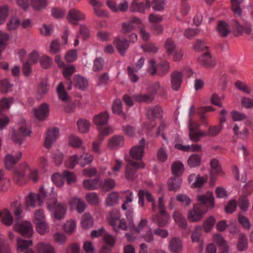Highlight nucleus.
<instances>
[{"label":"nucleus","instance_id":"nucleus-26","mask_svg":"<svg viewBox=\"0 0 253 253\" xmlns=\"http://www.w3.org/2000/svg\"><path fill=\"white\" fill-rule=\"evenodd\" d=\"M183 74L180 71H175L171 75V86L174 90H177L182 83Z\"/></svg>","mask_w":253,"mask_h":253},{"label":"nucleus","instance_id":"nucleus-33","mask_svg":"<svg viewBox=\"0 0 253 253\" xmlns=\"http://www.w3.org/2000/svg\"><path fill=\"white\" fill-rule=\"evenodd\" d=\"M85 189L88 190H93L100 188V180L99 178L88 179L83 182Z\"/></svg>","mask_w":253,"mask_h":253},{"label":"nucleus","instance_id":"nucleus-58","mask_svg":"<svg viewBox=\"0 0 253 253\" xmlns=\"http://www.w3.org/2000/svg\"><path fill=\"white\" fill-rule=\"evenodd\" d=\"M217 30L222 36H226L230 33L228 24L224 21H220L218 26Z\"/></svg>","mask_w":253,"mask_h":253},{"label":"nucleus","instance_id":"nucleus-57","mask_svg":"<svg viewBox=\"0 0 253 253\" xmlns=\"http://www.w3.org/2000/svg\"><path fill=\"white\" fill-rule=\"evenodd\" d=\"M20 21L19 19L16 17H12L6 24V27L8 30L13 31L17 29L19 25Z\"/></svg>","mask_w":253,"mask_h":253},{"label":"nucleus","instance_id":"nucleus-15","mask_svg":"<svg viewBox=\"0 0 253 253\" xmlns=\"http://www.w3.org/2000/svg\"><path fill=\"white\" fill-rule=\"evenodd\" d=\"M198 201L202 204L208 203L206 209L211 210L215 207L214 198L212 192L208 191L203 194H198L197 195Z\"/></svg>","mask_w":253,"mask_h":253},{"label":"nucleus","instance_id":"nucleus-4","mask_svg":"<svg viewBox=\"0 0 253 253\" xmlns=\"http://www.w3.org/2000/svg\"><path fill=\"white\" fill-rule=\"evenodd\" d=\"M16 127V129L12 130L10 138L16 144L20 145L25 137L31 134V131L29 125L23 118L19 120Z\"/></svg>","mask_w":253,"mask_h":253},{"label":"nucleus","instance_id":"nucleus-21","mask_svg":"<svg viewBox=\"0 0 253 253\" xmlns=\"http://www.w3.org/2000/svg\"><path fill=\"white\" fill-rule=\"evenodd\" d=\"M124 144V138L121 135H115L108 140L107 147L110 150L117 149Z\"/></svg>","mask_w":253,"mask_h":253},{"label":"nucleus","instance_id":"nucleus-50","mask_svg":"<svg viewBox=\"0 0 253 253\" xmlns=\"http://www.w3.org/2000/svg\"><path fill=\"white\" fill-rule=\"evenodd\" d=\"M112 109L114 114L121 115L124 119H126V116L122 110V103L120 99H116L114 101Z\"/></svg>","mask_w":253,"mask_h":253},{"label":"nucleus","instance_id":"nucleus-53","mask_svg":"<svg viewBox=\"0 0 253 253\" xmlns=\"http://www.w3.org/2000/svg\"><path fill=\"white\" fill-rule=\"evenodd\" d=\"M79 165V156L74 154L65 161V165L67 168L74 169L77 164Z\"/></svg>","mask_w":253,"mask_h":253},{"label":"nucleus","instance_id":"nucleus-20","mask_svg":"<svg viewBox=\"0 0 253 253\" xmlns=\"http://www.w3.org/2000/svg\"><path fill=\"white\" fill-rule=\"evenodd\" d=\"M85 15L81 11L77 9H71L69 10L67 19L69 22L76 24L80 21L84 19Z\"/></svg>","mask_w":253,"mask_h":253},{"label":"nucleus","instance_id":"nucleus-3","mask_svg":"<svg viewBox=\"0 0 253 253\" xmlns=\"http://www.w3.org/2000/svg\"><path fill=\"white\" fill-rule=\"evenodd\" d=\"M57 196V193L54 191V188L51 187V193L47 199V208L54 222L63 219L65 217L67 210L65 204L58 202Z\"/></svg>","mask_w":253,"mask_h":253},{"label":"nucleus","instance_id":"nucleus-38","mask_svg":"<svg viewBox=\"0 0 253 253\" xmlns=\"http://www.w3.org/2000/svg\"><path fill=\"white\" fill-rule=\"evenodd\" d=\"M77 229V221L74 219H69L66 221L63 225V230L67 234L75 233Z\"/></svg>","mask_w":253,"mask_h":253},{"label":"nucleus","instance_id":"nucleus-44","mask_svg":"<svg viewBox=\"0 0 253 253\" xmlns=\"http://www.w3.org/2000/svg\"><path fill=\"white\" fill-rule=\"evenodd\" d=\"M184 170L183 164L180 161L174 162L171 166L172 174L176 176H181Z\"/></svg>","mask_w":253,"mask_h":253},{"label":"nucleus","instance_id":"nucleus-22","mask_svg":"<svg viewBox=\"0 0 253 253\" xmlns=\"http://www.w3.org/2000/svg\"><path fill=\"white\" fill-rule=\"evenodd\" d=\"M232 131L234 135L239 139H245L249 135V130L247 126H244L242 129H240L237 123H234L233 125Z\"/></svg>","mask_w":253,"mask_h":253},{"label":"nucleus","instance_id":"nucleus-40","mask_svg":"<svg viewBox=\"0 0 253 253\" xmlns=\"http://www.w3.org/2000/svg\"><path fill=\"white\" fill-rule=\"evenodd\" d=\"M187 163L190 168L198 167L201 163V156L196 154L191 155L187 159Z\"/></svg>","mask_w":253,"mask_h":253},{"label":"nucleus","instance_id":"nucleus-9","mask_svg":"<svg viewBox=\"0 0 253 253\" xmlns=\"http://www.w3.org/2000/svg\"><path fill=\"white\" fill-rule=\"evenodd\" d=\"M122 193L123 194L126 193L125 197V199L122 205V209L126 211L125 214L127 220H129V218L133 216V208L131 203L133 202L134 198V194L130 190L124 191Z\"/></svg>","mask_w":253,"mask_h":253},{"label":"nucleus","instance_id":"nucleus-54","mask_svg":"<svg viewBox=\"0 0 253 253\" xmlns=\"http://www.w3.org/2000/svg\"><path fill=\"white\" fill-rule=\"evenodd\" d=\"M164 90V86L161 85L158 82L152 84L148 88V92L153 95H155L158 92H161Z\"/></svg>","mask_w":253,"mask_h":253},{"label":"nucleus","instance_id":"nucleus-27","mask_svg":"<svg viewBox=\"0 0 253 253\" xmlns=\"http://www.w3.org/2000/svg\"><path fill=\"white\" fill-rule=\"evenodd\" d=\"M109 118V114L107 112H103L93 116L92 121L93 123L98 126L106 125Z\"/></svg>","mask_w":253,"mask_h":253},{"label":"nucleus","instance_id":"nucleus-36","mask_svg":"<svg viewBox=\"0 0 253 253\" xmlns=\"http://www.w3.org/2000/svg\"><path fill=\"white\" fill-rule=\"evenodd\" d=\"M182 180L178 177H171L168 181V186L169 190L177 191L180 188Z\"/></svg>","mask_w":253,"mask_h":253},{"label":"nucleus","instance_id":"nucleus-34","mask_svg":"<svg viewBox=\"0 0 253 253\" xmlns=\"http://www.w3.org/2000/svg\"><path fill=\"white\" fill-rule=\"evenodd\" d=\"M172 217L175 223L181 228L184 229L187 226V221L184 216L178 211H174Z\"/></svg>","mask_w":253,"mask_h":253},{"label":"nucleus","instance_id":"nucleus-1","mask_svg":"<svg viewBox=\"0 0 253 253\" xmlns=\"http://www.w3.org/2000/svg\"><path fill=\"white\" fill-rule=\"evenodd\" d=\"M128 221L127 229L131 232V233H126V237L128 242H133L138 238H142L147 243H151L154 241V235L152 228L148 225V221L145 218H142L137 226H135L133 216L129 218Z\"/></svg>","mask_w":253,"mask_h":253},{"label":"nucleus","instance_id":"nucleus-48","mask_svg":"<svg viewBox=\"0 0 253 253\" xmlns=\"http://www.w3.org/2000/svg\"><path fill=\"white\" fill-rule=\"evenodd\" d=\"M182 245L181 241L177 238H173L170 241L169 245V250L177 253L182 250Z\"/></svg>","mask_w":253,"mask_h":253},{"label":"nucleus","instance_id":"nucleus-32","mask_svg":"<svg viewBox=\"0 0 253 253\" xmlns=\"http://www.w3.org/2000/svg\"><path fill=\"white\" fill-rule=\"evenodd\" d=\"M153 221L156 222L159 227H164L170 220V216L167 212L160 213L159 215L153 217Z\"/></svg>","mask_w":253,"mask_h":253},{"label":"nucleus","instance_id":"nucleus-5","mask_svg":"<svg viewBox=\"0 0 253 253\" xmlns=\"http://www.w3.org/2000/svg\"><path fill=\"white\" fill-rule=\"evenodd\" d=\"M107 221L116 232H119L121 229H127L128 224L124 218H121L120 212L117 210H113L108 213Z\"/></svg>","mask_w":253,"mask_h":253},{"label":"nucleus","instance_id":"nucleus-11","mask_svg":"<svg viewBox=\"0 0 253 253\" xmlns=\"http://www.w3.org/2000/svg\"><path fill=\"white\" fill-rule=\"evenodd\" d=\"M31 169L29 165L26 163L21 164L17 168L14 169V178L19 184H23L25 183V175L30 172Z\"/></svg>","mask_w":253,"mask_h":253},{"label":"nucleus","instance_id":"nucleus-43","mask_svg":"<svg viewBox=\"0 0 253 253\" xmlns=\"http://www.w3.org/2000/svg\"><path fill=\"white\" fill-rule=\"evenodd\" d=\"M116 186V181L112 178H106L103 181H100V187L103 191L108 192L114 188Z\"/></svg>","mask_w":253,"mask_h":253},{"label":"nucleus","instance_id":"nucleus-7","mask_svg":"<svg viewBox=\"0 0 253 253\" xmlns=\"http://www.w3.org/2000/svg\"><path fill=\"white\" fill-rule=\"evenodd\" d=\"M13 228L14 231L27 238H30L33 235V227L29 221H17L13 225Z\"/></svg>","mask_w":253,"mask_h":253},{"label":"nucleus","instance_id":"nucleus-28","mask_svg":"<svg viewBox=\"0 0 253 253\" xmlns=\"http://www.w3.org/2000/svg\"><path fill=\"white\" fill-rule=\"evenodd\" d=\"M94 219L88 212L84 213L81 217L80 225L83 229H88L93 226Z\"/></svg>","mask_w":253,"mask_h":253},{"label":"nucleus","instance_id":"nucleus-64","mask_svg":"<svg viewBox=\"0 0 253 253\" xmlns=\"http://www.w3.org/2000/svg\"><path fill=\"white\" fill-rule=\"evenodd\" d=\"M12 87L13 84H11L9 81L6 79L2 80L0 83V90L3 93H7L11 91Z\"/></svg>","mask_w":253,"mask_h":253},{"label":"nucleus","instance_id":"nucleus-13","mask_svg":"<svg viewBox=\"0 0 253 253\" xmlns=\"http://www.w3.org/2000/svg\"><path fill=\"white\" fill-rule=\"evenodd\" d=\"M22 157V153L18 151L16 152L7 153L4 157V161L5 168L11 169Z\"/></svg>","mask_w":253,"mask_h":253},{"label":"nucleus","instance_id":"nucleus-61","mask_svg":"<svg viewBox=\"0 0 253 253\" xmlns=\"http://www.w3.org/2000/svg\"><path fill=\"white\" fill-rule=\"evenodd\" d=\"M48 92V87L46 84H40L37 88L36 97L38 99H41L43 95Z\"/></svg>","mask_w":253,"mask_h":253},{"label":"nucleus","instance_id":"nucleus-37","mask_svg":"<svg viewBox=\"0 0 253 253\" xmlns=\"http://www.w3.org/2000/svg\"><path fill=\"white\" fill-rule=\"evenodd\" d=\"M213 241L220 248L221 250L224 253L228 252V246L224 238L219 234H215L213 235Z\"/></svg>","mask_w":253,"mask_h":253},{"label":"nucleus","instance_id":"nucleus-35","mask_svg":"<svg viewBox=\"0 0 253 253\" xmlns=\"http://www.w3.org/2000/svg\"><path fill=\"white\" fill-rule=\"evenodd\" d=\"M120 196L118 192L113 191L109 193L105 200L107 206L111 207L117 205L120 201Z\"/></svg>","mask_w":253,"mask_h":253},{"label":"nucleus","instance_id":"nucleus-23","mask_svg":"<svg viewBox=\"0 0 253 253\" xmlns=\"http://www.w3.org/2000/svg\"><path fill=\"white\" fill-rule=\"evenodd\" d=\"M233 28L239 34H246L251 35L252 32V26L251 24L246 23L244 26L241 25L239 22L235 21L233 24Z\"/></svg>","mask_w":253,"mask_h":253},{"label":"nucleus","instance_id":"nucleus-51","mask_svg":"<svg viewBox=\"0 0 253 253\" xmlns=\"http://www.w3.org/2000/svg\"><path fill=\"white\" fill-rule=\"evenodd\" d=\"M35 225H36V230L40 235H45L50 231V227L45 220L36 223Z\"/></svg>","mask_w":253,"mask_h":253},{"label":"nucleus","instance_id":"nucleus-10","mask_svg":"<svg viewBox=\"0 0 253 253\" xmlns=\"http://www.w3.org/2000/svg\"><path fill=\"white\" fill-rule=\"evenodd\" d=\"M37 204L40 206L43 205V200L39 194L30 192L25 196L24 205L28 209H34Z\"/></svg>","mask_w":253,"mask_h":253},{"label":"nucleus","instance_id":"nucleus-14","mask_svg":"<svg viewBox=\"0 0 253 253\" xmlns=\"http://www.w3.org/2000/svg\"><path fill=\"white\" fill-rule=\"evenodd\" d=\"M197 62L200 65L207 68H212L216 64L215 58L208 51L199 56Z\"/></svg>","mask_w":253,"mask_h":253},{"label":"nucleus","instance_id":"nucleus-18","mask_svg":"<svg viewBox=\"0 0 253 253\" xmlns=\"http://www.w3.org/2000/svg\"><path fill=\"white\" fill-rule=\"evenodd\" d=\"M31 113L38 119L43 120L49 114V106L48 104L43 103L40 106L38 109L36 108L32 109L31 110Z\"/></svg>","mask_w":253,"mask_h":253},{"label":"nucleus","instance_id":"nucleus-55","mask_svg":"<svg viewBox=\"0 0 253 253\" xmlns=\"http://www.w3.org/2000/svg\"><path fill=\"white\" fill-rule=\"evenodd\" d=\"M122 167V162L119 159H116L115 165L112 167L111 170L107 171V175L116 176Z\"/></svg>","mask_w":253,"mask_h":253},{"label":"nucleus","instance_id":"nucleus-24","mask_svg":"<svg viewBox=\"0 0 253 253\" xmlns=\"http://www.w3.org/2000/svg\"><path fill=\"white\" fill-rule=\"evenodd\" d=\"M113 43L121 54H124L129 47L128 41L126 39L123 37L116 38Z\"/></svg>","mask_w":253,"mask_h":253},{"label":"nucleus","instance_id":"nucleus-59","mask_svg":"<svg viewBox=\"0 0 253 253\" xmlns=\"http://www.w3.org/2000/svg\"><path fill=\"white\" fill-rule=\"evenodd\" d=\"M31 5L36 11H40L46 6V0H31Z\"/></svg>","mask_w":253,"mask_h":253},{"label":"nucleus","instance_id":"nucleus-49","mask_svg":"<svg viewBox=\"0 0 253 253\" xmlns=\"http://www.w3.org/2000/svg\"><path fill=\"white\" fill-rule=\"evenodd\" d=\"M10 15L9 6L4 4L0 6V25L3 24Z\"/></svg>","mask_w":253,"mask_h":253},{"label":"nucleus","instance_id":"nucleus-19","mask_svg":"<svg viewBox=\"0 0 253 253\" xmlns=\"http://www.w3.org/2000/svg\"><path fill=\"white\" fill-rule=\"evenodd\" d=\"M208 176L201 177L195 174H190L188 178V182L192 188L202 187L206 182Z\"/></svg>","mask_w":253,"mask_h":253},{"label":"nucleus","instance_id":"nucleus-39","mask_svg":"<svg viewBox=\"0 0 253 253\" xmlns=\"http://www.w3.org/2000/svg\"><path fill=\"white\" fill-rule=\"evenodd\" d=\"M70 204L72 206H75L79 213L83 212L86 207L85 202L77 197L72 198L70 202Z\"/></svg>","mask_w":253,"mask_h":253},{"label":"nucleus","instance_id":"nucleus-31","mask_svg":"<svg viewBox=\"0 0 253 253\" xmlns=\"http://www.w3.org/2000/svg\"><path fill=\"white\" fill-rule=\"evenodd\" d=\"M141 0H132L130 3L129 10L133 12H139L141 14L145 13L144 2L140 1Z\"/></svg>","mask_w":253,"mask_h":253},{"label":"nucleus","instance_id":"nucleus-62","mask_svg":"<svg viewBox=\"0 0 253 253\" xmlns=\"http://www.w3.org/2000/svg\"><path fill=\"white\" fill-rule=\"evenodd\" d=\"M63 75L65 78L69 80L72 74L76 72V68L73 65H65L62 67Z\"/></svg>","mask_w":253,"mask_h":253},{"label":"nucleus","instance_id":"nucleus-17","mask_svg":"<svg viewBox=\"0 0 253 253\" xmlns=\"http://www.w3.org/2000/svg\"><path fill=\"white\" fill-rule=\"evenodd\" d=\"M131 166L135 169H138L144 168L145 165L142 162H135L132 161H129L125 169L126 177L128 180L133 179L134 174V171L130 168Z\"/></svg>","mask_w":253,"mask_h":253},{"label":"nucleus","instance_id":"nucleus-6","mask_svg":"<svg viewBox=\"0 0 253 253\" xmlns=\"http://www.w3.org/2000/svg\"><path fill=\"white\" fill-rule=\"evenodd\" d=\"M205 208V207L202 204H194L193 208L188 212V219L193 222L201 221L208 211Z\"/></svg>","mask_w":253,"mask_h":253},{"label":"nucleus","instance_id":"nucleus-56","mask_svg":"<svg viewBox=\"0 0 253 253\" xmlns=\"http://www.w3.org/2000/svg\"><path fill=\"white\" fill-rule=\"evenodd\" d=\"M63 174L54 173L51 176V179L53 183L58 187H62L64 184Z\"/></svg>","mask_w":253,"mask_h":253},{"label":"nucleus","instance_id":"nucleus-16","mask_svg":"<svg viewBox=\"0 0 253 253\" xmlns=\"http://www.w3.org/2000/svg\"><path fill=\"white\" fill-rule=\"evenodd\" d=\"M139 143V145H135L132 147L129 151L130 156L135 160L141 159L144 155V149L145 143L144 139L140 140Z\"/></svg>","mask_w":253,"mask_h":253},{"label":"nucleus","instance_id":"nucleus-25","mask_svg":"<svg viewBox=\"0 0 253 253\" xmlns=\"http://www.w3.org/2000/svg\"><path fill=\"white\" fill-rule=\"evenodd\" d=\"M38 253H55L54 247L49 243L40 242L36 246Z\"/></svg>","mask_w":253,"mask_h":253},{"label":"nucleus","instance_id":"nucleus-42","mask_svg":"<svg viewBox=\"0 0 253 253\" xmlns=\"http://www.w3.org/2000/svg\"><path fill=\"white\" fill-rule=\"evenodd\" d=\"M33 244L32 240H25L21 238L17 239V250L18 252H23L29 247L32 246Z\"/></svg>","mask_w":253,"mask_h":253},{"label":"nucleus","instance_id":"nucleus-52","mask_svg":"<svg viewBox=\"0 0 253 253\" xmlns=\"http://www.w3.org/2000/svg\"><path fill=\"white\" fill-rule=\"evenodd\" d=\"M57 92L59 98L63 101H67L69 99V96L64 89L63 84L62 82H60L57 87Z\"/></svg>","mask_w":253,"mask_h":253},{"label":"nucleus","instance_id":"nucleus-46","mask_svg":"<svg viewBox=\"0 0 253 253\" xmlns=\"http://www.w3.org/2000/svg\"><path fill=\"white\" fill-rule=\"evenodd\" d=\"M231 4V10L236 16H241L242 10L240 4L244 0H230Z\"/></svg>","mask_w":253,"mask_h":253},{"label":"nucleus","instance_id":"nucleus-47","mask_svg":"<svg viewBox=\"0 0 253 253\" xmlns=\"http://www.w3.org/2000/svg\"><path fill=\"white\" fill-rule=\"evenodd\" d=\"M74 82L76 87L81 90H84L88 86L87 81L80 75L75 76Z\"/></svg>","mask_w":253,"mask_h":253},{"label":"nucleus","instance_id":"nucleus-2","mask_svg":"<svg viewBox=\"0 0 253 253\" xmlns=\"http://www.w3.org/2000/svg\"><path fill=\"white\" fill-rule=\"evenodd\" d=\"M166 127V124L162 123L158 128L157 135L161 134L164 140L165 141L167 145H169V147L174 145L175 149L184 152H198L201 151L202 147L199 144L183 145L179 143L178 142L180 141V138L176 131H171L167 134L163 133Z\"/></svg>","mask_w":253,"mask_h":253},{"label":"nucleus","instance_id":"nucleus-29","mask_svg":"<svg viewBox=\"0 0 253 253\" xmlns=\"http://www.w3.org/2000/svg\"><path fill=\"white\" fill-rule=\"evenodd\" d=\"M76 125L79 133L85 134L89 132L91 124L88 120L81 118L77 121Z\"/></svg>","mask_w":253,"mask_h":253},{"label":"nucleus","instance_id":"nucleus-8","mask_svg":"<svg viewBox=\"0 0 253 253\" xmlns=\"http://www.w3.org/2000/svg\"><path fill=\"white\" fill-rule=\"evenodd\" d=\"M210 184L212 186L215 184L217 177L225 174L219 161L216 159H212L210 162Z\"/></svg>","mask_w":253,"mask_h":253},{"label":"nucleus","instance_id":"nucleus-60","mask_svg":"<svg viewBox=\"0 0 253 253\" xmlns=\"http://www.w3.org/2000/svg\"><path fill=\"white\" fill-rule=\"evenodd\" d=\"M52 159L55 165L57 166H59L61 165L63 162L64 154L62 152L56 150L53 153Z\"/></svg>","mask_w":253,"mask_h":253},{"label":"nucleus","instance_id":"nucleus-45","mask_svg":"<svg viewBox=\"0 0 253 253\" xmlns=\"http://www.w3.org/2000/svg\"><path fill=\"white\" fill-rule=\"evenodd\" d=\"M93 159V156L88 152H84L79 156V165L84 167L90 164Z\"/></svg>","mask_w":253,"mask_h":253},{"label":"nucleus","instance_id":"nucleus-41","mask_svg":"<svg viewBox=\"0 0 253 253\" xmlns=\"http://www.w3.org/2000/svg\"><path fill=\"white\" fill-rule=\"evenodd\" d=\"M1 222L6 226H9L12 224L14 221L13 217L10 211L4 209L2 210Z\"/></svg>","mask_w":253,"mask_h":253},{"label":"nucleus","instance_id":"nucleus-63","mask_svg":"<svg viewBox=\"0 0 253 253\" xmlns=\"http://www.w3.org/2000/svg\"><path fill=\"white\" fill-rule=\"evenodd\" d=\"M235 85L239 90L247 94H250L253 90V88L249 86L245 83L239 81L236 82Z\"/></svg>","mask_w":253,"mask_h":253},{"label":"nucleus","instance_id":"nucleus-30","mask_svg":"<svg viewBox=\"0 0 253 253\" xmlns=\"http://www.w3.org/2000/svg\"><path fill=\"white\" fill-rule=\"evenodd\" d=\"M68 144L73 147L85 150V147L84 145L83 140L75 134H72L69 136Z\"/></svg>","mask_w":253,"mask_h":253},{"label":"nucleus","instance_id":"nucleus-12","mask_svg":"<svg viewBox=\"0 0 253 253\" xmlns=\"http://www.w3.org/2000/svg\"><path fill=\"white\" fill-rule=\"evenodd\" d=\"M59 136V130L53 127L49 129L44 138V146L46 149L50 148L55 143Z\"/></svg>","mask_w":253,"mask_h":253}]
</instances>
